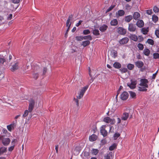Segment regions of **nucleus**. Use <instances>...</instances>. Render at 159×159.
<instances>
[{"label":"nucleus","mask_w":159,"mask_h":159,"mask_svg":"<svg viewBox=\"0 0 159 159\" xmlns=\"http://www.w3.org/2000/svg\"><path fill=\"white\" fill-rule=\"evenodd\" d=\"M12 128V129H14V127L16 126V124L14 123H12L9 125Z\"/></svg>","instance_id":"60"},{"label":"nucleus","mask_w":159,"mask_h":159,"mask_svg":"<svg viewBox=\"0 0 159 159\" xmlns=\"http://www.w3.org/2000/svg\"><path fill=\"white\" fill-rule=\"evenodd\" d=\"M113 67L116 69H119L121 67V64L117 62H115L113 64Z\"/></svg>","instance_id":"22"},{"label":"nucleus","mask_w":159,"mask_h":159,"mask_svg":"<svg viewBox=\"0 0 159 159\" xmlns=\"http://www.w3.org/2000/svg\"><path fill=\"white\" fill-rule=\"evenodd\" d=\"M91 70L89 67V74L91 78V79L92 81H93V80L92 79V77L93 76L92 74H91Z\"/></svg>","instance_id":"49"},{"label":"nucleus","mask_w":159,"mask_h":159,"mask_svg":"<svg viewBox=\"0 0 159 159\" xmlns=\"http://www.w3.org/2000/svg\"><path fill=\"white\" fill-rule=\"evenodd\" d=\"M98 149H93L91 151L92 154L93 155H96L98 152Z\"/></svg>","instance_id":"26"},{"label":"nucleus","mask_w":159,"mask_h":159,"mask_svg":"<svg viewBox=\"0 0 159 159\" xmlns=\"http://www.w3.org/2000/svg\"><path fill=\"white\" fill-rule=\"evenodd\" d=\"M104 121L106 122L107 123H110L111 124V122H112L113 120H103Z\"/></svg>","instance_id":"52"},{"label":"nucleus","mask_w":159,"mask_h":159,"mask_svg":"<svg viewBox=\"0 0 159 159\" xmlns=\"http://www.w3.org/2000/svg\"><path fill=\"white\" fill-rule=\"evenodd\" d=\"M83 22V21L81 20H80L79 22L78 23H77L76 25H75L77 27H78L82 23V22Z\"/></svg>","instance_id":"55"},{"label":"nucleus","mask_w":159,"mask_h":159,"mask_svg":"<svg viewBox=\"0 0 159 159\" xmlns=\"http://www.w3.org/2000/svg\"><path fill=\"white\" fill-rule=\"evenodd\" d=\"M112 56L114 58H115L117 55V52L115 51H113L111 52Z\"/></svg>","instance_id":"32"},{"label":"nucleus","mask_w":159,"mask_h":159,"mask_svg":"<svg viewBox=\"0 0 159 159\" xmlns=\"http://www.w3.org/2000/svg\"><path fill=\"white\" fill-rule=\"evenodd\" d=\"M19 67V63L17 62H16L14 65H13L12 67L11 68V70L12 71H14L16 70H17Z\"/></svg>","instance_id":"12"},{"label":"nucleus","mask_w":159,"mask_h":159,"mask_svg":"<svg viewBox=\"0 0 159 159\" xmlns=\"http://www.w3.org/2000/svg\"><path fill=\"white\" fill-rule=\"evenodd\" d=\"M106 127V125H103L101 126L100 128V133L104 137L106 136L107 135V132L105 129Z\"/></svg>","instance_id":"7"},{"label":"nucleus","mask_w":159,"mask_h":159,"mask_svg":"<svg viewBox=\"0 0 159 159\" xmlns=\"http://www.w3.org/2000/svg\"><path fill=\"white\" fill-rule=\"evenodd\" d=\"M75 39L78 41H81L83 40V36H76Z\"/></svg>","instance_id":"38"},{"label":"nucleus","mask_w":159,"mask_h":159,"mask_svg":"<svg viewBox=\"0 0 159 159\" xmlns=\"http://www.w3.org/2000/svg\"><path fill=\"white\" fill-rule=\"evenodd\" d=\"M153 58L156 59L159 58V54L157 53H154L153 54Z\"/></svg>","instance_id":"41"},{"label":"nucleus","mask_w":159,"mask_h":159,"mask_svg":"<svg viewBox=\"0 0 159 159\" xmlns=\"http://www.w3.org/2000/svg\"><path fill=\"white\" fill-rule=\"evenodd\" d=\"M4 21L5 19L3 17L0 15V26L4 24Z\"/></svg>","instance_id":"27"},{"label":"nucleus","mask_w":159,"mask_h":159,"mask_svg":"<svg viewBox=\"0 0 159 159\" xmlns=\"http://www.w3.org/2000/svg\"><path fill=\"white\" fill-rule=\"evenodd\" d=\"M120 134L118 133H115L113 136L114 139V140H116L120 136Z\"/></svg>","instance_id":"33"},{"label":"nucleus","mask_w":159,"mask_h":159,"mask_svg":"<svg viewBox=\"0 0 159 159\" xmlns=\"http://www.w3.org/2000/svg\"><path fill=\"white\" fill-rule=\"evenodd\" d=\"M88 86H86L82 88L78 93V95L76 96L77 98H74V101L76 103V105L77 107L79 106L78 99H80L83 97L84 93L88 89Z\"/></svg>","instance_id":"2"},{"label":"nucleus","mask_w":159,"mask_h":159,"mask_svg":"<svg viewBox=\"0 0 159 159\" xmlns=\"http://www.w3.org/2000/svg\"><path fill=\"white\" fill-rule=\"evenodd\" d=\"M121 119H127L133 118L132 115L127 112H124L123 113L121 116Z\"/></svg>","instance_id":"4"},{"label":"nucleus","mask_w":159,"mask_h":159,"mask_svg":"<svg viewBox=\"0 0 159 159\" xmlns=\"http://www.w3.org/2000/svg\"><path fill=\"white\" fill-rule=\"evenodd\" d=\"M136 25L139 27L142 28L143 26L144 23L142 20H139L137 22Z\"/></svg>","instance_id":"13"},{"label":"nucleus","mask_w":159,"mask_h":159,"mask_svg":"<svg viewBox=\"0 0 159 159\" xmlns=\"http://www.w3.org/2000/svg\"><path fill=\"white\" fill-rule=\"evenodd\" d=\"M83 39H88L91 40L92 39V38L90 35H88L83 37Z\"/></svg>","instance_id":"36"},{"label":"nucleus","mask_w":159,"mask_h":159,"mask_svg":"<svg viewBox=\"0 0 159 159\" xmlns=\"http://www.w3.org/2000/svg\"><path fill=\"white\" fill-rule=\"evenodd\" d=\"M148 81L147 79H141L139 84L140 86L138 87V90L140 91H146L147 90L146 88L148 87Z\"/></svg>","instance_id":"1"},{"label":"nucleus","mask_w":159,"mask_h":159,"mask_svg":"<svg viewBox=\"0 0 159 159\" xmlns=\"http://www.w3.org/2000/svg\"><path fill=\"white\" fill-rule=\"evenodd\" d=\"M129 93H130V96L132 98H135L136 94L134 92H133L132 91H129Z\"/></svg>","instance_id":"37"},{"label":"nucleus","mask_w":159,"mask_h":159,"mask_svg":"<svg viewBox=\"0 0 159 159\" xmlns=\"http://www.w3.org/2000/svg\"><path fill=\"white\" fill-rule=\"evenodd\" d=\"M14 145H12L10 147L8 148V151L10 152L12 151L14 148Z\"/></svg>","instance_id":"50"},{"label":"nucleus","mask_w":159,"mask_h":159,"mask_svg":"<svg viewBox=\"0 0 159 159\" xmlns=\"http://www.w3.org/2000/svg\"><path fill=\"white\" fill-rule=\"evenodd\" d=\"M125 13V12L124 10H119L116 13V15L117 16H121L124 15Z\"/></svg>","instance_id":"17"},{"label":"nucleus","mask_w":159,"mask_h":159,"mask_svg":"<svg viewBox=\"0 0 159 159\" xmlns=\"http://www.w3.org/2000/svg\"><path fill=\"white\" fill-rule=\"evenodd\" d=\"M140 16L139 13L137 12H134L133 14V18L135 20H137L139 19Z\"/></svg>","instance_id":"19"},{"label":"nucleus","mask_w":159,"mask_h":159,"mask_svg":"<svg viewBox=\"0 0 159 159\" xmlns=\"http://www.w3.org/2000/svg\"><path fill=\"white\" fill-rule=\"evenodd\" d=\"M34 105V101L33 100L31 99L30 101L28 108V110L29 112H30L32 111L33 110V109Z\"/></svg>","instance_id":"10"},{"label":"nucleus","mask_w":159,"mask_h":159,"mask_svg":"<svg viewBox=\"0 0 159 159\" xmlns=\"http://www.w3.org/2000/svg\"><path fill=\"white\" fill-rule=\"evenodd\" d=\"M153 10L156 13L158 12L159 11V9L158 7L156 6L154 7Z\"/></svg>","instance_id":"45"},{"label":"nucleus","mask_w":159,"mask_h":159,"mask_svg":"<svg viewBox=\"0 0 159 159\" xmlns=\"http://www.w3.org/2000/svg\"><path fill=\"white\" fill-rule=\"evenodd\" d=\"M146 13L148 15H151L152 13V9L147 10L146 11Z\"/></svg>","instance_id":"47"},{"label":"nucleus","mask_w":159,"mask_h":159,"mask_svg":"<svg viewBox=\"0 0 159 159\" xmlns=\"http://www.w3.org/2000/svg\"><path fill=\"white\" fill-rule=\"evenodd\" d=\"M47 70V69L45 68L44 67L43 70V75H44L45 74V73L46 72Z\"/></svg>","instance_id":"63"},{"label":"nucleus","mask_w":159,"mask_h":159,"mask_svg":"<svg viewBox=\"0 0 159 159\" xmlns=\"http://www.w3.org/2000/svg\"><path fill=\"white\" fill-rule=\"evenodd\" d=\"M106 141L105 140V139H104V140H102L101 141V143H102V144H105V143H106Z\"/></svg>","instance_id":"64"},{"label":"nucleus","mask_w":159,"mask_h":159,"mask_svg":"<svg viewBox=\"0 0 159 159\" xmlns=\"http://www.w3.org/2000/svg\"><path fill=\"white\" fill-rule=\"evenodd\" d=\"M118 21L116 19H114L111 22V24L112 26H116L118 24Z\"/></svg>","instance_id":"23"},{"label":"nucleus","mask_w":159,"mask_h":159,"mask_svg":"<svg viewBox=\"0 0 159 159\" xmlns=\"http://www.w3.org/2000/svg\"><path fill=\"white\" fill-rule=\"evenodd\" d=\"M128 29V30L131 32H135L137 30L136 27L135 25L132 23L129 24Z\"/></svg>","instance_id":"5"},{"label":"nucleus","mask_w":159,"mask_h":159,"mask_svg":"<svg viewBox=\"0 0 159 159\" xmlns=\"http://www.w3.org/2000/svg\"><path fill=\"white\" fill-rule=\"evenodd\" d=\"M90 42L89 40H86L82 42L81 44V45H83L84 47H85L90 44Z\"/></svg>","instance_id":"24"},{"label":"nucleus","mask_w":159,"mask_h":159,"mask_svg":"<svg viewBox=\"0 0 159 159\" xmlns=\"http://www.w3.org/2000/svg\"><path fill=\"white\" fill-rule=\"evenodd\" d=\"M127 68L129 70H132L134 67V65L131 64H129L127 66Z\"/></svg>","instance_id":"34"},{"label":"nucleus","mask_w":159,"mask_h":159,"mask_svg":"<svg viewBox=\"0 0 159 159\" xmlns=\"http://www.w3.org/2000/svg\"><path fill=\"white\" fill-rule=\"evenodd\" d=\"M143 53L146 56H148L150 54V51L149 49L145 48L143 50Z\"/></svg>","instance_id":"25"},{"label":"nucleus","mask_w":159,"mask_h":159,"mask_svg":"<svg viewBox=\"0 0 159 159\" xmlns=\"http://www.w3.org/2000/svg\"><path fill=\"white\" fill-rule=\"evenodd\" d=\"M0 140H2V143L5 146L8 145L11 141L9 138H4L2 135L0 136Z\"/></svg>","instance_id":"3"},{"label":"nucleus","mask_w":159,"mask_h":159,"mask_svg":"<svg viewBox=\"0 0 159 159\" xmlns=\"http://www.w3.org/2000/svg\"><path fill=\"white\" fill-rule=\"evenodd\" d=\"M20 0H11L12 2L14 3H18L20 2Z\"/></svg>","instance_id":"54"},{"label":"nucleus","mask_w":159,"mask_h":159,"mask_svg":"<svg viewBox=\"0 0 159 159\" xmlns=\"http://www.w3.org/2000/svg\"><path fill=\"white\" fill-rule=\"evenodd\" d=\"M131 83H128L127 85L131 89H134L136 87L137 81L134 80H131Z\"/></svg>","instance_id":"6"},{"label":"nucleus","mask_w":159,"mask_h":159,"mask_svg":"<svg viewBox=\"0 0 159 159\" xmlns=\"http://www.w3.org/2000/svg\"><path fill=\"white\" fill-rule=\"evenodd\" d=\"M97 138V136L94 134H93L89 137V140L90 141L93 142L95 141Z\"/></svg>","instance_id":"16"},{"label":"nucleus","mask_w":159,"mask_h":159,"mask_svg":"<svg viewBox=\"0 0 159 159\" xmlns=\"http://www.w3.org/2000/svg\"><path fill=\"white\" fill-rule=\"evenodd\" d=\"M155 34L157 38H159V30H156L155 31Z\"/></svg>","instance_id":"48"},{"label":"nucleus","mask_w":159,"mask_h":159,"mask_svg":"<svg viewBox=\"0 0 159 159\" xmlns=\"http://www.w3.org/2000/svg\"><path fill=\"white\" fill-rule=\"evenodd\" d=\"M108 28L107 26L105 25H103L100 26L99 28L100 30L102 32L105 31Z\"/></svg>","instance_id":"18"},{"label":"nucleus","mask_w":159,"mask_h":159,"mask_svg":"<svg viewBox=\"0 0 159 159\" xmlns=\"http://www.w3.org/2000/svg\"><path fill=\"white\" fill-rule=\"evenodd\" d=\"M73 16L72 15H70L68 17V18L67 20H68L70 21V20H72V18H73Z\"/></svg>","instance_id":"58"},{"label":"nucleus","mask_w":159,"mask_h":159,"mask_svg":"<svg viewBox=\"0 0 159 159\" xmlns=\"http://www.w3.org/2000/svg\"><path fill=\"white\" fill-rule=\"evenodd\" d=\"M116 144L115 143H114L109 147V150L110 151L113 150L114 149L116 148Z\"/></svg>","instance_id":"29"},{"label":"nucleus","mask_w":159,"mask_h":159,"mask_svg":"<svg viewBox=\"0 0 159 159\" xmlns=\"http://www.w3.org/2000/svg\"><path fill=\"white\" fill-rule=\"evenodd\" d=\"M129 40V39L128 38L125 37L119 40V43L120 45H124L127 43Z\"/></svg>","instance_id":"9"},{"label":"nucleus","mask_w":159,"mask_h":159,"mask_svg":"<svg viewBox=\"0 0 159 159\" xmlns=\"http://www.w3.org/2000/svg\"><path fill=\"white\" fill-rule=\"evenodd\" d=\"M137 47L139 49L141 50H143L144 48L143 45L140 43H139L138 44Z\"/></svg>","instance_id":"35"},{"label":"nucleus","mask_w":159,"mask_h":159,"mask_svg":"<svg viewBox=\"0 0 159 159\" xmlns=\"http://www.w3.org/2000/svg\"><path fill=\"white\" fill-rule=\"evenodd\" d=\"M131 39L135 41H136L138 40V38L137 36L135 35H132L130 36Z\"/></svg>","instance_id":"28"},{"label":"nucleus","mask_w":159,"mask_h":159,"mask_svg":"<svg viewBox=\"0 0 159 159\" xmlns=\"http://www.w3.org/2000/svg\"><path fill=\"white\" fill-rule=\"evenodd\" d=\"M115 7V5H111L106 11V12H108L111 11Z\"/></svg>","instance_id":"40"},{"label":"nucleus","mask_w":159,"mask_h":159,"mask_svg":"<svg viewBox=\"0 0 159 159\" xmlns=\"http://www.w3.org/2000/svg\"><path fill=\"white\" fill-rule=\"evenodd\" d=\"M129 94L127 92L124 91L120 95V98L122 100H126L128 98Z\"/></svg>","instance_id":"8"},{"label":"nucleus","mask_w":159,"mask_h":159,"mask_svg":"<svg viewBox=\"0 0 159 159\" xmlns=\"http://www.w3.org/2000/svg\"><path fill=\"white\" fill-rule=\"evenodd\" d=\"M120 70L122 73H125L127 71V70L126 68H121Z\"/></svg>","instance_id":"46"},{"label":"nucleus","mask_w":159,"mask_h":159,"mask_svg":"<svg viewBox=\"0 0 159 159\" xmlns=\"http://www.w3.org/2000/svg\"><path fill=\"white\" fill-rule=\"evenodd\" d=\"M90 31L89 30H84L83 31V33L84 34L86 35L90 34Z\"/></svg>","instance_id":"42"},{"label":"nucleus","mask_w":159,"mask_h":159,"mask_svg":"<svg viewBox=\"0 0 159 159\" xmlns=\"http://www.w3.org/2000/svg\"><path fill=\"white\" fill-rule=\"evenodd\" d=\"M118 32L121 35H124L126 33V30L122 27H120L118 28Z\"/></svg>","instance_id":"11"},{"label":"nucleus","mask_w":159,"mask_h":159,"mask_svg":"<svg viewBox=\"0 0 159 159\" xmlns=\"http://www.w3.org/2000/svg\"><path fill=\"white\" fill-rule=\"evenodd\" d=\"M71 22H70V24H69V25L68 27H67L68 28L66 32V34H67L68 33V32L70 30V26L71 25Z\"/></svg>","instance_id":"62"},{"label":"nucleus","mask_w":159,"mask_h":159,"mask_svg":"<svg viewBox=\"0 0 159 159\" xmlns=\"http://www.w3.org/2000/svg\"><path fill=\"white\" fill-rule=\"evenodd\" d=\"M29 113V111L28 110H25L24 112V113L23 115L24 118H25V117L27 116Z\"/></svg>","instance_id":"44"},{"label":"nucleus","mask_w":159,"mask_h":159,"mask_svg":"<svg viewBox=\"0 0 159 159\" xmlns=\"http://www.w3.org/2000/svg\"><path fill=\"white\" fill-rule=\"evenodd\" d=\"M149 31L148 28H143L141 29V32L144 34H147Z\"/></svg>","instance_id":"20"},{"label":"nucleus","mask_w":159,"mask_h":159,"mask_svg":"<svg viewBox=\"0 0 159 159\" xmlns=\"http://www.w3.org/2000/svg\"><path fill=\"white\" fill-rule=\"evenodd\" d=\"M152 20L154 22L156 23L158 20V17L155 15H153L152 16Z\"/></svg>","instance_id":"31"},{"label":"nucleus","mask_w":159,"mask_h":159,"mask_svg":"<svg viewBox=\"0 0 159 159\" xmlns=\"http://www.w3.org/2000/svg\"><path fill=\"white\" fill-rule=\"evenodd\" d=\"M17 140L16 139H14L11 142V144L12 145H14L15 146V144Z\"/></svg>","instance_id":"57"},{"label":"nucleus","mask_w":159,"mask_h":159,"mask_svg":"<svg viewBox=\"0 0 159 159\" xmlns=\"http://www.w3.org/2000/svg\"><path fill=\"white\" fill-rule=\"evenodd\" d=\"M147 42L148 43L150 44L153 45L154 44V41L153 40L151 39H148L147 40Z\"/></svg>","instance_id":"39"},{"label":"nucleus","mask_w":159,"mask_h":159,"mask_svg":"<svg viewBox=\"0 0 159 159\" xmlns=\"http://www.w3.org/2000/svg\"><path fill=\"white\" fill-rule=\"evenodd\" d=\"M5 61L6 60L4 58L0 57V62L1 65L3 64L4 62H5Z\"/></svg>","instance_id":"43"},{"label":"nucleus","mask_w":159,"mask_h":159,"mask_svg":"<svg viewBox=\"0 0 159 159\" xmlns=\"http://www.w3.org/2000/svg\"><path fill=\"white\" fill-rule=\"evenodd\" d=\"M12 17V14H10L7 17V19L8 20H10L11 19Z\"/></svg>","instance_id":"59"},{"label":"nucleus","mask_w":159,"mask_h":159,"mask_svg":"<svg viewBox=\"0 0 159 159\" xmlns=\"http://www.w3.org/2000/svg\"><path fill=\"white\" fill-rule=\"evenodd\" d=\"M135 64L136 66L139 68L142 67L144 65L142 61H139L135 62Z\"/></svg>","instance_id":"14"},{"label":"nucleus","mask_w":159,"mask_h":159,"mask_svg":"<svg viewBox=\"0 0 159 159\" xmlns=\"http://www.w3.org/2000/svg\"><path fill=\"white\" fill-rule=\"evenodd\" d=\"M104 159H110V156L109 154H107V155H105L104 157Z\"/></svg>","instance_id":"56"},{"label":"nucleus","mask_w":159,"mask_h":159,"mask_svg":"<svg viewBox=\"0 0 159 159\" xmlns=\"http://www.w3.org/2000/svg\"><path fill=\"white\" fill-rule=\"evenodd\" d=\"M33 77L35 79L38 78V73H34L33 74Z\"/></svg>","instance_id":"51"},{"label":"nucleus","mask_w":159,"mask_h":159,"mask_svg":"<svg viewBox=\"0 0 159 159\" xmlns=\"http://www.w3.org/2000/svg\"><path fill=\"white\" fill-rule=\"evenodd\" d=\"M7 148L4 147L0 148V156L3 154L7 152Z\"/></svg>","instance_id":"21"},{"label":"nucleus","mask_w":159,"mask_h":159,"mask_svg":"<svg viewBox=\"0 0 159 159\" xmlns=\"http://www.w3.org/2000/svg\"><path fill=\"white\" fill-rule=\"evenodd\" d=\"M4 75L3 73H0V80H2L3 78L4 77Z\"/></svg>","instance_id":"53"},{"label":"nucleus","mask_w":159,"mask_h":159,"mask_svg":"<svg viewBox=\"0 0 159 159\" xmlns=\"http://www.w3.org/2000/svg\"><path fill=\"white\" fill-rule=\"evenodd\" d=\"M93 34L95 35H98L100 34L98 30L96 29L93 30Z\"/></svg>","instance_id":"30"},{"label":"nucleus","mask_w":159,"mask_h":159,"mask_svg":"<svg viewBox=\"0 0 159 159\" xmlns=\"http://www.w3.org/2000/svg\"><path fill=\"white\" fill-rule=\"evenodd\" d=\"M133 16L132 15L125 16L124 18L126 22H129L133 19Z\"/></svg>","instance_id":"15"},{"label":"nucleus","mask_w":159,"mask_h":159,"mask_svg":"<svg viewBox=\"0 0 159 159\" xmlns=\"http://www.w3.org/2000/svg\"><path fill=\"white\" fill-rule=\"evenodd\" d=\"M7 128L8 130L10 131H11V129H12V128L9 125L7 126Z\"/></svg>","instance_id":"61"}]
</instances>
